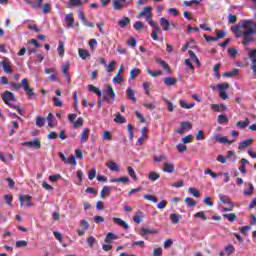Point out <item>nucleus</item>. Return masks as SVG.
<instances>
[{
  "instance_id": "63",
  "label": "nucleus",
  "mask_w": 256,
  "mask_h": 256,
  "mask_svg": "<svg viewBox=\"0 0 256 256\" xmlns=\"http://www.w3.org/2000/svg\"><path fill=\"white\" fill-rule=\"evenodd\" d=\"M59 179H61V174H54L49 176V181L52 183H56V181H59Z\"/></svg>"
},
{
  "instance_id": "29",
  "label": "nucleus",
  "mask_w": 256,
  "mask_h": 256,
  "mask_svg": "<svg viewBox=\"0 0 256 256\" xmlns=\"http://www.w3.org/2000/svg\"><path fill=\"white\" fill-rule=\"evenodd\" d=\"M241 166L239 167V171L242 172L244 175L247 174V159L242 158L240 160Z\"/></svg>"
},
{
  "instance_id": "27",
  "label": "nucleus",
  "mask_w": 256,
  "mask_h": 256,
  "mask_svg": "<svg viewBox=\"0 0 256 256\" xmlns=\"http://www.w3.org/2000/svg\"><path fill=\"white\" fill-rule=\"evenodd\" d=\"M106 167H108L110 171H116V173H119V165L113 161L106 163Z\"/></svg>"
},
{
  "instance_id": "11",
  "label": "nucleus",
  "mask_w": 256,
  "mask_h": 256,
  "mask_svg": "<svg viewBox=\"0 0 256 256\" xmlns=\"http://www.w3.org/2000/svg\"><path fill=\"white\" fill-rule=\"evenodd\" d=\"M155 61L160 67L164 69V71L171 73V67H169V64H167L163 59H161L160 57H156Z\"/></svg>"
},
{
  "instance_id": "14",
  "label": "nucleus",
  "mask_w": 256,
  "mask_h": 256,
  "mask_svg": "<svg viewBox=\"0 0 256 256\" xmlns=\"http://www.w3.org/2000/svg\"><path fill=\"white\" fill-rule=\"evenodd\" d=\"M62 74L66 78V81H68V83H71V76L69 75V62L63 64Z\"/></svg>"
},
{
  "instance_id": "40",
  "label": "nucleus",
  "mask_w": 256,
  "mask_h": 256,
  "mask_svg": "<svg viewBox=\"0 0 256 256\" xmlns=\"http://www.w3.org/2000/svg\"><path fill=\"white\" fill-rule=\"evenodd\" d=\"M219 125H223L225 123H229V118H227V115L220 114L217 119Z\"/></svg>"
},
{
  "instance_id": "56",
  "label": "nucleus",
  "mask_w": 256,
  "mask_h": 256,
  "mask_svg": "<svg viewBox=\"0 0 256 256\" xmlns=\"http://www.w3.org/2000/svg\"><path fill=\"white\" fill-rule=\"evenodd\" d=\"M51 12V5L48 3L43 4L42 6V13H44L45 15H47V13Z\"/></svg>"
},
{
  "instance_id": "64",
  "label": "nucleus",
  "mask_w": 256,
  "mask_h": 256,
  "mask_svg": "<svg viewBox=\"0 0 256 256\" xmlns=\"http://www.w3.org/2000/svg\"><path fill=\"white\" fill-rule=\"evenodd\" d=\"M251 69H252L253 79H256V62L251 63Z\"/></svg>"
},
{
  "instance_id": "3",
  "label": "nucleus",
  "mask_w": 256,
  "mask_h": 256,
  "mask_svg": "<svg viewBox=\"0 0 256 256\" xmlns=\"http://www.w3.org/2000/svg\"><path fill=\"white\" fill-rule=\"evenodd\" d=\"M109 97L112 98V103L115 102V99H117V95H115V91L111 85L106 86V95H104V99L107 101V103H111V98Z\"/></svg>"
},
{
  "instance_id": "7",
  "label": "nucleus",
  "mask_w": 256,
  "mask_h": 256,
  "mask_svg": "<svg viewBox=\"0 0 256 256\" xmlns=\"http://www.w3.org/2000/svg\"><path fill=\"white\" fill-rule=\"evenodd\" d=\"M18 201L21 207H23V202L26 203L27 207H33V202H31L30 195H21L19 196Z\"/></svg>"
},
{
  "instance_id": "58",
  "label": "nucleus",
  "mask_w": 256,
  "mask_h": 256,
  "mask_svg": "<svg viewBox=\"0 0 256 256\" xmlns=\"http://www.w3.org/2000/svg\"><path fill=\"white\" fill-rule=\"evenodd\" d=\"M176 148L179 153H185V151H187V145L185 144L180 143L176 146Z\"/></svg>"
},
{
  "instance_id": "13",
  "label": "nucleus",
  "mask_w": 256,
  "mask_h": 256,
  "mask_svg": "<svg viewBox=\"0 0 256 256\" xmlns=\"http://www.w3.org/2000/svg\"><path fill=\"white\" fill-rule=\"evenodd\" d=\"M211 109L215 113H223V111H227V106L225 104H212Z\"/></svg>"
},
{
  "instance_id": "42",
  "label": "nucleus",
  "mask_w": 256,
  "mask_h": 256,
  "mask_svg": "<svg viewBox=\"0 0 256 256\" xmlns=\"http://www.w3.org/2000/svg\"><path fill=\"white\" fill-rule=\"evenodd\" d=\"M138 75H141V69L139 68H133L130 71V79H135V77H138Z\"/></svg>"
},
{
  "instance_id": "18",
  "label": "nucleus",
  "mask_w": 256,
  "mask_h": 256,
  "mask_svg": "<svg viewBox=\"0 0 256 256\" xmlns=\"http://www.w3.org/2000/svg\"><path fill=\"white\" fill-rule=\"evenodd\" d=\"M164 85H166V87H172L173 85H177V78H175V77H165L164 78Z\"/></svg>"
},
{
  "instance_id": "51",
  "label": "nucleus",
  "mask_w": 256,
  "mask_h": 256,
  "mask_svg": "<svg viewBox=\"0 0 256 256\" xmlns=\"http://www.w3.org/2000/svg\"><path fill=\"white\" fill-rule=\"evenodd\" d=\"M97 177V170L95 168H92L88 173V179L90 181H93Z\"/></svg>"
},
{
  "instance_id": "23",
  "label": "nucleus",
  "mask_w": 256,
  "mask_h": 256,
  "mask_svg": "<svg viewBox=\"0 0 256 256\" xmlns=\"http://www.w3.org/2000/svg\"><path fill=\"white\" fill-rule=\"evenodd\" d=\"M219 201L224 205H230V207H233V202H231V200L226 195L219 194Z\"/></svg>"
},
{
  "instance_id": "26",
  "label": "nucleus",
  "mask_w": 256,
  "mask_h": 256,
  "mask_svg": "<svg viewBox=\"0 0 256 256\" xmlns=\"http://www.w3.org/2000/svg\"><path fill=\"white\" fill-rule=\"evenodd\" d=\"M146 71H147L148 75H150V77H161V75H163V71H161V70L151 71V69H149V67L146 68Z\"/></svg>"
},
{
  "instance_id": "50",
  "label": "nucleus",
  "mask_w": 256,
  "mask_h": 256,
  "mask_svg": "<svg viewBox=\"0 0 256 256\" xmlns=\"http://www.w3.org/2000/svg\"><path fill=\"white\" fill-rule=\"evenodd\" d=\"M188 191H189V193H191V195H193V197H196V198L201 197L199 190H197L196 188L190 187V188H188Z\"/></svg>"
},
{
  "instance_id": "4",
  "label": "nucleus",
  "mask_w": 256,
  "mask_h": 256,
  "mask_svg": "<svg viewBox=\"0 0 256 256\" xmlns=\"http://www.w3.org/2000/svg\"><path fill=\"white\" fill-rule=\"evenodd\" d=\"M191 129H193V124H191V122L182 121L180 122V128L176 129V133H178L179 135H183L185 131H191Z\"/></svg>"
},
{
  "instance_id": "21",
  "label": "nucleus",
  "mask_w": 256,
  "mask_h": 256,
  "mask_svg": "<svg viewBox=\"0 0 256 256\" xmlns=\"http://www.w3.org/2000/svg\"><path fill=\"white\" fill-rule=\"evenodd\" d=\"M251 143H253V139L249 138L239 143L238 149L243 150L250 147Z\"/></svg>"
},
{
  "instance_id": "12",
  "label": "nucleus",
  "mask_w": 256,
  "mask_h": 256,
  "mask_svg": "<svg viewBox=\"0 0 256 256\" xmlns=\"http://www.w3.org/2000/svg\"><path fill=\"white\" fill-rule=\"evenodd\" d=\"M157 233H159V231H157L155 229H149V228H145V227H142L140 229L141 237H145L146 235H157Z\"/></svg>"
},
{
  "instance_id": "48",
  "label": "nucleus",
  "mask_w": 256,
  "mask_h": 256,
  "mask_svg": "<svg viewBox=\"0 0 256 256\" xmlns=\"http://www.w3.org/2000/svg\"><path fill=\"white\" fill-rule=\"evenodd\" d=\"M195 219H202L203 221H207V214L205 212L200 211L194 214Z\"/></svg>"
},
{
  "instance_id": "8",
  "label": "nucleus",
  "mask_w": 256,
  "mask_h": 256,
  "mask_svg": "<svg viewBox=\"0 0 256 256\" xmlns=\"http://www.w3.org/2000/svg\"><path fill=\"white\" fill-rule=\"evenodd\" d=\"M64 21L68 29H73V27H75V18L73 17V13L66 14Z\"/></svg>"
},
{
  "instance_id": "1",
  "label": "nucleus",
  "mask_w": 256,
  "mask_h": 256,
  "mask_svg": "<svg viewBox=\"0 0 256 256\" xmlns=\"http://www.w3.org/2000/svg\"><path fill=\"white\" fill-rule=\"evenodd\" d=\"M241 27L245 29L242 44L247 47L250 43H255L253 35H256V23L253 20H244Z\"/></svg>"
},
{
  "instance_id": "46",
  "label": "nucleus",
  "mask_w": 256,
  "mask_h": 256,
  "mask_svg": "<svg viewBox=\"0 0 256 256\" xmlns=\"http://www.w3.org/2000/svg\"><path fill=\"white\" fill-rule=\"evenodd\" d=\"M184 203H186L188 207H195V205H197V202H195V200H193L191 197H186L184 199Z\"/></svg>"
},
{
  "instance_id": "16",
  "label": "nucleus",
  "mask_w": 256,
  "mask_h": 256,
  "mask_svg": "<svg viewBox=\"0 0 256 256\" xmlns=\"http://www.w3.org/2000/svg\"><path fill=\"white\" fill-rule=\"evenodd\" d=\"M160 25H161L163 31H171V23L166 18L160 19Z\"/></svg>"
},
{
  "instance_id": "55",
  "label": "nucleus",
  "mask_w": 256,
  "mask_h": 256,
  "mask_svg": "<svg viewBox=\"0 0 256 256\" xmlns=\"http://www.w3.org/2000/svg\"><path fill=\"white\" fill-rule=\"evenodd\" d=\"M146 201H151L152 203H157V197L151 195V194H146L143 196Z\"/></svg>"
},
{
  "instance_id": "25",
  "label": "nucleus",
  "mask_w": 256,
  "mask_h": 256,
  "mask_svg": "<svg viewBox=\"0 0 256 256\" xmlns=\"http://www.w3.org/2000/svg\"><path fill=\"white\" fill-rule=\"evenodd\" d=\"M110 194H111V187L104 186L103 189L100 192V197L102 199H105V197H109Z\"/></svg>"
},
{
  "instance_id": "43",
  "label": "nucleus",
  "mask_w": 256,
  "mask_h": 256,
  "mask_svg": "<svg viewBox=\"0 0 256 256\" xmlns=\"http://www.w3.org/2000/svg\"><path fill=\"white\" fill-rule=\"evenodd\" d=\"M224 219H228L230 223H233V221H237V215L235 213H229L223 215Z\"/></svg>"
},
{
  "instance_id": "10",
  "label": "nucleus",
  "mask_w": 256,
  "mask_h": 256,
  "mask_svg": "<svg viewBox=\"0 0 256 256\" xmlns=\"http://www.w3.org/2000/svg\"><path fill=\"white\" fill-rule=\"evenodd\" d=\"M78 17L80 21H82L83 25H85V27H91L92 29L93 27H95V24L93 22L87 21V18H85V13H83V11L78 12Z\"/></svg>"
},
{
  "instance_id": "15",
  "label": "nucleus",
  "mask_w": 256,
  "mask_h": 256,
  "mask_svg": "<svg viewBox=\"0 0 256 256\" xmlns=\"http://www.w3.org/2000/svg\"><path fill=\"white\" fill-rule=\"evenodd\" d=\"M25 147H35V149H41V141L34 139V141L24 142Z\"/></svg>"
},
{
  "instance_id": "44",
  "label": "nucleus",
  "mask_w": 256,
  "mask_h": 256,
  "mask_svg": "<svg viewBox=\"0 0 256 256\" xmlns=\"http://www.w3.org/2000/svg\"><path fill=\"white\" fill-rule=\"evenodd\" d=\"M161 30V27H156L152 30V39L154 41H159V31Z\"/></svg>"
},
{
  "instance_id": "38",
  "label": "nucleus",
  "mask_w": 256,
  "mask_h": 256,
  "mask_svg": "<svg viewBox=\"0 0 256 256\" xmlns=\"http://www.w3.org/2000/svg\"><path fill=\"white\" fill-rule=\"evenodd\" d=\"M116 239H119V236L113 234V232H109L106 235L105 243H111V241L116 240Z\"/></svg>"
},
{
  "instance_id": "2",
  "label": "nucleus",
  "mask_w": 256,
  "mask_h": 256,
  "mask_svg": "<svg viewBox=\"0 0 256 256\" xmlns=\"http://www.w3.org/2000/svg\"><path fill=\"white\" fill-rule=\"evenodd\" d=\"M22 87L28 97V99H37V94L35 89L29 85V80L27 78L22 79Z\"/></svg>"
},
{
  "instance_id": "57",
  "label": "nucleus",
  "mask_w": 256,
  "mask_h": 256,
  "mask_svg": "<svg viewBox=\"0 0 256 256\" xmlns=\"http://www.w3.org/2000/svg\"><path fill=\"white\" fill-rule=\"evenodd\" d=\"M237 53H238V51L235 48H229L228 49V55L230 57H232V59H235L237 57Z\"/></svg>"
},
{
  "instance_id": "24",
  "label": "nucleus",
  "mask_w": 256,
  "mask_h": 256,
  "mask_svg": "<svg viewBox=\"0 0 256 256\" xmlns=\"http://www.w3.org/2000/svg\"><path fill=\"white\" fill-rule=\"evenodd\" d=\"M144 217H145V215L143 214V212L138 210L136 212V214L134 215V217H133V221H134V223H138L139 224V223H141V221H143Z\"/></svg>"
},
{
  "instance_id": "35",
  "label": "nucleus",
  "mask_w": 256,
  "mask_h": 256,
  "mask_svg": "<svg viewBox=\"0 0 256 256\" xmlns=\"http://www.w3.org/2000/svg\"><path fill=\"white\" fill-rule=\"evenodd\" d=\"M59 57H65V44L63 42H59L58 48H57Z\"/></svg>"
},
{
  "instance_id": "19",
  "label": "nucleus",
  "mask_w": 256,
  "mask_h": 256,
  "mask_svg": "<svg viewBox=\"0 0 256 256\" xmlns=\"http://www.w3.org/2000/svg\"><path fill=\"white\" fill-rule=\"evenodd\" d=\"M163 171L164 173H173L175 171V165L173 163L165 162Z\"/></svg>"
},
{
  "instance_id": "60",
  "label": "nucleus",
  "mask_w": 256,
  "mask_h": 256,
  "mask_svg": "<svg viewBox=\"0 0 256 256\" xmlns=\"http://www.w3.org/2000/svg\"><path fill=\"white\" fill-rule=\"evenodd\" d=\"M113 83H123V76L119 73L116 74V77L112 79Z\"/></svg>"
},
{
  "instance_id": "53",
  "label": "nucleus",
  "mask_w": 256,
  "mask_h": 256,
  "mask_svg": "<svg viewBox=\"0 0 256 256\" xmlns=\"http://www.w3.org/2000/svg\"><path fill=\"white\" fill-rule=\"evenodd\" d=\"M170 219L174 225H177V223L181 221V218H179L178 214H170Z\"/></svg>"
},
{
  "instance_id": "6",
  "label": "nucleus",
  "mask_w": 256,
  "mask_h": 256,
  "mask_svg": "<svg viewBox=\"0 0 256 256\" xmlns=\"http://www.w3.org/2000/svg\"><path fill=\"white\" fill-rule=\"evenodd\" d=\"M2 100L6 105H11V101H15V94L11 91H5L2 95Z\"/></svg>"
},
{
  "instance_id": "45",
  "label": "nucleus",
  "mask_w": 256,
  "mask_h": 256,
  "mask_svg": "<svg viewBox=\"0 0 256 256\" xmlns=\"http://www.w3.org/2000/svg\"><path fill=\"white\" fill-rule=\"evenodd\" d=\"M180 107H182V109H193L195 104H187V101L180 100Z\"/></svg>"
},
{
  "instance_id": "54",
  "label": "nucleus",
  "mask_w": 256,
  "mask_h": 256,
  "mask_svg": "<svg viewBox=\"0 0 256 256\" xmlns=\"http://www.w3.org/2000/svg\"><path fill=\"white\" fill-rule=\"evenodd\" d=\"M219 92L227 91L229 89V83H222L217 85Z\"/></svg>"
},
{
  "instance_id": "49",
  "label": "nucleus",
  "mask_w": 256,
  "mask_h": 256,
  "mask_svg": "<svg viewBox=\"0 0 256 256\" xmlns=\"http://www.w3.org/2000/svg\"><path fill=\"white\" fill-rule=\"evenodd\" d=\"M83 117H79L74 123H73V128L74 129H79V127H83Z\"/></svg>"
},
{
  "instance_id": "33",
  "label": "nucleus",
  "mask_w": 256,
  "mask_h": 256,
  "mask_svg": "<svg viewBox=\"0 0 256 256\" xmlns=\"http://www.w3.org/2000/svg\"><path fill=\"white\" fill-rule=\"evenodd\" d=\"M254 190H255V187L253 186V183L250 182V183H248V190H244L242 193L246 197H249V196L253 195Z\"/></svg>"
},
{
  "instance_id": "62",
  "label": "nucleus",
  "mask_w": 256,
  "mask_h": 256,
  "mask_svg": "<svg viewBox=\"0 0 256 256\" xmlns=\"http://www.w3.org/2000/svg\"><path fill=\"white\" fill-rule=\"evenodd\" d=\"M153 256H163V248L158 247L156 249L153 250L152 252Z\"/></svg>"
},
{
  "instance_id": "9",
  "label": "nucleus",
  "mask_w": 256,
  "mask_h": 256,
  "mask_svg": "<svg viewBox=\"0 0 256 256\" xmlns=\"http://www.w3.org/2000/svg\"><path fill=\"white\" fill-rule=\"evenodd\" d=\"M137 17L138 19L141 17H145L146 20L151 19V7L150 6L144 7L142 11L139 12Z\"/></svg>"
},
{
  "instance_id": "20",
  "label": "nucleus",
  "mask_w": 256,
  "mask_h": 256,
  "mask_svg": "<svg viewBox=\"0 0 256 256\" xmlns=\"http://www.w3.org/2000/svg\"><path fill=\"white\" fill-rule=\"evenodd\" d=\"M87 141H89V128H84V130L80 136V142L87 143Z\"/></svg>"
},
{
  "instance_id": "52",
  "label": "nucleus",
  "mask_w": 256,
  "mask_h": 256,
  "mask_svg": "<svg viewBox=\"0 0 256 256\" xmlns=\"http://www.w3.org/2000/svg\"><path fill=\"white\" fill-rule=\"evenodd\" d=\"M46 119L44 117L38 116L36 118V125L37 127H43L45 125Z\"/></svg>"
},
{
  "instance_id": "32",
  "label": "nucleus",
  "mask_w": 256,
  "mask_h": 256,
  "mask_svg": "<svg viewBox=\"0 0 256 256\" xmlns=\"http://www.w3.org/2000/svg\"><path fill=\"white\" fill-rule=\"evenodd\" d=\"M129 23H131V19H129V17H124L123 19L118 21V25L122 29L127 27L129 25Z\"/></svg>"
},
{
  "instance_id": "61",
  "label": "nucleus",
  "mask_w": 256,
  "mask_h": 256,
  "mask_svg": "<svg viewBox=\"0 0 256 256\" xmlns=\"http://www.w3.org/2000/svg\"><path fill=\"white\" fill-rule=\"evenodd\" d=\"M145 28V25L143 24V22L141 21H137L135 24H134V29H136V31H141L142 29Z\"/></svg>"
},
{
  "instance_id": "36",
  "label": "nucleus",
  "mask_w": 256,
  "mask_h": 256,
  "mask_svg": "<svg viewBox=\"0 0 256 256\" xmlns=\"http://www.w3.org/2000/svg\"><path fill=\"white\" fill-rule=\"evenodd\" d=\"M21 87H23V80L21 81V83H10V88L12 91H21Z\"/></svg>"
},
{
  "instance_id": "31",
  "label": "nucleus",
  "mask_w": 256,
  "mask_h": 256,
  "mask_svg": "<svg viewBox=\"0 0 256 256\" xmlns=\"http://www.w3.org/2000/svg\"><path fill=\"white\" fill-rule=\"evenodd\" d=\"M78 54H79V57L82 58L84 61L85 59H87V57H91V54L87 50L82 48L78 49Z\"/></svg>"
},
{
  "instance_id": "37",
  "label": "nucleus",
  "mask_w": 256,
  "mask_h": 256,
  "mask_svg": "<svg viewBox=\"0 0 256 256\" xmlns=\"http://www.w3.org/2000/svg\"><path fill=\"white\" fill-rule=\"evenodd\" d=\"M115 123L123 124L127 123V119L121 115V113H117L114 118Z\"/></svg>"
},
{
  "instance_id": "34",
  "label": "nucleus",
  "mask_w": 256,
  "mask_h": 256,
  "mask_svg": "<svg viewBox=\"0 0 256 256\" xmlns=\"http://www.w3.org/2000/svg\"><path fill=\"white\" fill-rule=\"evenodd\" d=\"M160 177H161V174H160V173H157V172H155V171H152V172H150V173L148 174V179H149L150 181H153V182H155V181H157L158 179H160Z\"/></svg>"
},
{
  "instance_id": "59",
  "label": "nucleus",
  "mask_w": 256,
  "mask_h": 256,
  "mask_svg": "<svg viewBox=\"0 0 256 256\" xmlns=\"http://www.w3.org/2000/svg\"><path fill=\"white\" fill-rule=\"evenodd\" d=\"M127 171L131 178L137 179V174L135 173V170L133 169V167L128 166Z\"/></svg>"
},
{
  "instance_id": "22",
  "label": "nucleus",
  "mask_w": 256,
  "mask_h": 256,
  "mask_svg": "<svg viewBox=\"0 0 256 256\" xmlns=\"http://www.w3.org/2000/svg\"><path fill=\"white\" fill-rule=\"evenodd\" d=\"M114 223H116V225H119L120 227H123V229H129V224H127V222H125L124 220H122L121 218H113Z\"/></svg>"
},
{
  "instance_id": "30",
  "label": "nucleus",
  "mask_w": 256,
  "mask_h": 256,
  "mask_svg": "<svg viewBox=\"0 0 256 256\" xmlns=\"http://www.w3.org/2000/svg\"><path fill=\"white\" fill-rule=\"evenodd\" d=\"M224 252L226 253L227 256L233 255L235 253V246L233 244H228L224 247Z\"/></svg>"
},
{
  "instance_id": "5",
  "label": "nucleus",
  "mask_w": 256,
  "mask_h": 256,
  "mask_svg": "<svg viewBox=\"0 0 256 256\" xmlns=\"http://www.w3.org/2000/svg\"><path fill=\"white\" fill-rule=\"evenodd\" d=\"M1 65L2 71H4V73H8L9 75L13 73V68H11V61H9V59L4 58L1 62Z\"/></svg>"
},
{
  "instance_id": "41",
  "label": "nucleus",
  "mask_w": 256,
  "mask_h": 256,
  "mask_svg": "<svg viewBox=\"0 0 256 256\" xmlns=\"http://www.w3.org/2000/svg\"><path fill=\"white\" fill-rule=\"evenodd\" d=\"M88 89L90 91H92V93H95L96 95H98V97H103V92H101V90H99V88H97L93 85H88Z\"/></svg>"
},
{
  "instance_id": "47",
  "label": "nucleus",
  "mask_w": 256,
  "mask_h": 256,
  "mask_svg": "<svg viewBox=\"0 0 256 256\" xmlns=\"http://www.w3.org/2000/svg\"><path fill=\"white\" fill-rule=\"evenodd\" d=\"M112 5H113V9L115 11H121V9H123V4H121V2H119L117 0H113Z\"/></svg>"
},
{
  "instance_id": "39",
  "label": "nucleus",
  "mask_w": 256,
  "mask_h": 256,
  "mask_svg": "<svg viewBox=\"0 0 256 256\" xmlns=\"http://www.w3.org/2000/svg\"><path fill=\"white\" fill-rule=\"evenodd\" d=\"M111 183H129V177L123 176L120 178H114L111 180Z\"/></svg>"
},
{
  "instance_id": "17",
  "label": "nucleus",
  "mask_w": 256,
  "mask_h": 256,
  "mask_svg": "<svg viewBox=\"0 0 256 256\" xmlns=\"http://www.w3.org/2000/svg\"><path fill=\"white\" fill-rule=\"evenodd\" d=\"M126 96L130 101H133V103H137V97H135V90H133L131 87L126 90Z\"/></svg>"
},
{
  "instance_id": "28",
  "label": "nucleus",
  "mask_w": 256,
  "mask_h": 256,
  "mask_svg": "<svg viewBox=\"0 0 256 256\" xmlns=\"http://www.w3.org/2000/svg\"><path fill=\"white\" fill-rule=\"evenodd\" d=\"M249 118H245L244 121H239L236 123V127H238L239 129H246V127H249Z\"/></svg>"
}]
</instances>
